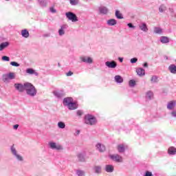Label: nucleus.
<instances>
[{"label":"nucleus","mask_w":176,"mask_h":176,"mask_svg":"<svg viewBox=\"0 0 176 176\" xmlns=\"http://www.w3.org/2000/svg\"><path fill=\"white\" fill-rule=\"evenodd\" d=\"M25 91H26V94H28V96H30V97H35V96H36V88H35V87L30 83V82H27V85H25Z\"/></svg>","instance_id":"f257e3e1"},{"label":"nucleus","mask_w":176,"mask_h":176,"mask_svg":"<svg viewBox=\"0 0 176 176\" xmlns=\"http://www.w3.org/2000/svg\"><path fill=\"white\" fill-rule=\"evenodd\" d=\"M96 117L93 116L90 114H88L85 116V123L86 124H90L91 126H93V124H95L96 123Z\"/></svg>","instance_id":"f03ea898"},{"label":"nucleus","mask_w":176,"mask_h":176,"mask_svg":"<svg viewBox=\"0 0 176 176\" xmlns=\"http://www.w3.org/2000/svg\"><path fill=\"white\" fill-rule=\"evenodd\" d=\"M65 16L67 19H68V20H70V21H72V23H76V21H78V16H76V14H75L74 12H66Z\"/></svg>","instance_id":"7ed1b4c3"},{"label":"nucleus","mask_w":176,"mask_h":176,"mask_svg":"<svg viewBox=\"0 0 176 176\" xmlns=\"http://www.w3.org/2000/svg\"><path fill=\"white\" fill-rule=\"evenodd\" d=\"M49 146H50V148H51V149H56V151H63V149H64V148L61 144H57L54 142H50Z\"/></svg>","instance_id":"20e7f679"},{"label":"nucleus","mask_w":176,"mask_h":176,"mask_svg":"<svg viewBox=\"0 0 176 176\" xmlns=\"http://www.w3.org/2000/svg\"><path fill=\"white\" fill-rule=\"evenodd\" d=\"M110 159L116 163H122L123 162V157L118 154H113L109 155Z\"/></svg>","instance_id":"39448f33"},{"label":"nucleus","mask_w":176,"mask_h":176,"mask_svg":"<svg viewBox=\"0 0 176 176\" xmlns=\"http://www.w3.org/2000/svg\"><path fill=\"white\" fill-rule=\"evenodd\" d=\"M14 78H16V76L13 72L3 75V82H9V80H12V79H14Z\"/></svg>","instance_id":"423d86ee"},{"label":"nucleus","mask_w":176,"mask_h":176,"mask_svg":"<svg viewBox=\"0 0 176 176\" xmlns=\"http://www.w3.org/2000/svg\"><path fill=\"white\" fill-rule=\"evenodd\" d=\"M27 85V82H25L24 84L22 83H15L14 84V87L16 90L19 91V93H23L24 90H25V85Z\"/></svg>","instance_id":"0eeeda50"},{"label":"nucleus","mask_w":176,"mask_h":176,"mask_svg":"<svg viewBox=\"0 0 176 176\" xmlns=\"http://www.w3.org/2000/svg\"><path fill=\"white\" fill-rule=\"evenodd\" d=\"M11 152L14 156H15L16 159L19 160V162H23V159L21 155H19L17 153V151L16 150V148H14V145H12L11 146Z\"/></svg>","instance_id":"6e6552de"},{"label":"nucleus","mask_w":176,"mask_h":176,"mask_svg":"<svg viewBox=\"0 0 176 176\" xmlns=\"http://www.w3.org/2000/svg\"><path fill=\"white\" fill-rule=\"evenodd\" d=\"M105 65L108 68H116V67H118V63H116L115 60L107 61Z\"/></svg>","instance_id":"1a4fd4ad"},{"label":"nucleus","mask_w":176,"mask_h":176,"mask_svg":"<svg viewBox=\"0 0 176 176\" xmlns=\"http://www.w3.org/2000/svg\"><path fill=\"white\" fill-rule=\"evenodd\" d=\"M80 60H81L82 63H87V64L93 63V58H91V57L81 56L80 58Z\"/></svg>","instance_id":"9d476101"},{"label":"nucleus","mask_w":176,"mask_h":176,"mask_svg":"<svg viewBox=\"0 0 176 176\" xmlns=\"http://www.w3.org/2000/svg\"><path fill=\"white\" fill-rule=\"evenodd\" d=\"M96 148L98 151V152H100V153L105 152V146L101 143H98L96 145Z\"/></svg>","instance_id":"9b49d317"},{"label":"nucleus","mask_w":176,"mask_h":176,"mask_svg":"<svg viewBox=\"0 0 176 176\" xmlns=\"http://www.w3.org/2000/svg\"><path fill=\"white\" fill-rule=\"evenodd\" d=\"M176 106V101L175 100H172L168 102L167 104V109H169L170 111L174 109Z\"/></svg>","instance_id":"f8f14e48"},{"label":"nucleus","mask_w":176,"mask_h":176,"mask_svg":"<svg viewBox=\"0 0 176 176\" xmlns=\"http://www.w3.org/2000/svg\"><path fill=\"white\" fill-rule=\"evenodd\" d=\"M99 12L101 14H108L109 10L107 7L101 6L99 7Z\"/></svg>","instance_id":"ddd939ff"},{"label":"nucleus","mask_w":176,"mask_h":176,"mask_svg":"<svg viewBox=\"0 0 176 176\" xmlns=\"http://www.w3.org/2000/svg\"><path fill=\"white\" fill-rule=\"evenodd\" d=\"M104 170L106 173H113L115 168L113 165L108 164L105 166Z\"/></svg>","instance_id":"4468645a"},{"label":"nucleus","mask_w":176,"mask_h":176,"mask_svg":"<svg viewBox=\"0 0 176 176\" xmlns=\"http://www.w3.org/2000/svg\"><path fill=\"white\" fill-rule=\"evenodd\" d=\"M136 73L138 74V76H145V69H142V67L137 68Z\"/></svg>","instance_id":"2eb2a0df"},{"label":"nucleus","mask_w":176,"mask_h":176,"mask_svg":"<svg viewBox=\"0 0 176 176\" xmlns=\"http://www.w3.org/2000/svg\"><path fill=\"white\" fill-rule=\"evenodd\" d=\"M153 92L152 91H148L146 93V100L147 101H151V100H153Z\"/></svg>","instance_id":"dca6fc26"},{"label":"nucleus","mask_w":176,"mask_h":176,"mask_svg":"<svg viewBox=\"0 0 176 176\" xmlns=\"http://www.w3.org/2000/svg\"><path fill=\"white\" fill-rule=\"evenodd\" d=\"M67 28L66 25H63L58 30V34L60 36H63L65 34V29Z\"/></svg>","instance_id":"f3484780"},{"label":"nucleus","mask_w":176,"mask_h":176,"mask_svg":"<svg viewBox=\"0 0 176 176\" xmlns=\"http://www.w3.org/2000/svg\"><path fill=\"white\" fill-rule=\"evenodd\" d=\"M93 170L96 174H101L102 173V167L101 166H95Z\"/></svg>","instance_id":"a211bd4d"},{"label":"nucleus","mask_w":176,"mask_h":176,"mask_svg":"<svg viewBox=\"0 0 176 176\" xmlns=\"http://www.w3.org/2000/svg\"><path fill=\"white\" fill-rule=\"evenodd\" d=\"M168 71L170 72V74H176V65L174 64H172L168 66Z\"/></svg>","instance_id":"6ab92c4d"},{"label":"nucleus","mask_w":176,"mask_h":176,"mask_svg":"<svg viewBox=\"0 0 176 176\" xmlns=\"http://www.w3.org/2000/svg\"><path fill=\"white\" fill-rule=\"evenodd\" d=\"M72 102H73V100L72 98H66L63 100V104L64 105H65L66 107H67V105H69V104H71Z\"/></svg>","instance_id":"aec40b11"},{"label":"nucleus","mask_w":176,"mask_h":176,"mask_svg":"<svg viewBox=\"0 0 176 176\" xmlns=\"http://www.w3.org/2000/svg\"><path fill=\"white\" fill-rule=\"evenodd\" d=\"M9 45H10V43L8 41L1 43L0 44V52H2V50H3V49H6V47H8V46H9Z\"/></svg>","instance_id":"412c9836"},{"label":"nucleus","mask_w":176,"mask_h":176,"mask_svg":"<svg viewBox=\"0 0 176 176\" xmlns=\"http://www.w3.org/2000/svg\"><path fill=\"white\" fill-rule=\"evenodd\" d=\"M118 24V21L116 19H111L107 21V25L110 26L116 25Z\"/></svg>","instance_id":"4be33fe9"},{"label":"nucleus","mask_w":176,"mask_h":176,"mask_svg":"<svg viewBox=\"0 0 176 176\" xmlns=\"http://www.w3.org/2000/svg\"><path fill=\"white\" fill-rule=\"evenodd\" d=\"M21 34L23 38H28L30 36V32L27 29L22 30Z\"/></svg>","instance_id":"5701e85b"},{"label":"nucleus","mask_w":176,"mask_h":176,"mask_svg":"<svg viewBox=\"0 0 176 176\" xmlns=\"http://www.w3.org/2000/svg\"><path fill=\"white\" fill-rule=\"evenodd\" d=\"M168 155H176V148L174 146H170L168 149Z\"/></svg>","instance_id":"b1692460"},{"label":"nucleus","mask_w":176,"mask_h":176,"mask_svg":"<svg viewBox=\"0 0 176 176\" xmlns=\"http://www.w3.org/2000/svg\"><path fill=\"white\" fill-rule=\"evenodd\" d=\"M114 80L116 83H123V78L119 75L114 77Z\"/></svg>","instance_id":"393cba45"},{"label":"nucleus","mask_w":176,"mask_h":176,"mask_svg":"<svg viewBox=\"0 0 176 176\" xmlns=\"http://www.w3.org/2000/svg\"><path fill=\"white\" fill-rule=\"evenodd\" d=\"M139 28L142 31H144V32H148V27L146 26V23H142L139 25Z\"/></svg>","instance_id":"a878e982"},{"label":"nucleus","mask_w":176,"mask_h":176,"mask_svg":"<svg viewBox=\"0 0 176 176\" xmlns=\"http://www.w3.org/2000/svg\"><path fill=\"white\" fill-rule=\"evenodd\" d=\"M77 157L79 162H86V158L85 157V154L79 153L77 155Z\"/></svg>","instance_id":"bb28decb"},{"label":"nucleus","mask_w":176,"mask_h":176,"mask_svg":"<svg viewBox=\"0 0 176 176\" xmlns=\"http://www.w3.org/2000/svg\"><path fill=\"white\" fill-rule=\"evenodd\" d=\"M67 107L70 110H74L76 109V108H78V106H76L75 102H72L71 103H69V105H67Z\"/></svg>","instance_id":"cd10ccee"},{"label":"nucleus","mask_w":176,"mask_h":176,"mask_svg":"<svg viewBox=\"0 0 176 176\" xmlns=\"http://www.w3.org/2000/svg\"><path fill=\"white\" fill-rule=\"evenodd\" d=\"M26 74H29V75H34H34L38 76V74L35 72V70L31 68L26 69Z\"/></svg>","instance_id":"c85d7f7f"},{"label":"nucleus","mask_w":176,"mask_h":176,"mask_svg":"<svg viewBox=\"0 0 176 176\" xmlns=\"http://www.w3.org/2000/svg\"><path fill=\"white\" fill-rule=\"evenodd\" d=\"M54 95L56 97H58V98H61V97H63V96H64V94L63 93V91H54Z\"/></svg>","instance_id":"c756f323"},{"label":"nucleus","mask_w":176,"mask_h":176,"mask_svg":"<svg viewBox=\"0 0 176 176\" xmlns=\"http://www.w3.org/2000/svg\"><path fill=\"white\" fill-rule=\"evenodd\" d=\"M166 10H167V7H166V6H164V4H162L161 6H160L159 12L160 13H163V12H166Z\"/></svg>","instance_id":"7c9ffc66"},{"label":"nucleus","mask_w":176,"mask_h":176,"mask_svg":"<svg viewBox=\"0 0 176 176\" xmlns=\"http://www.w3.org/2000/svg\"><path fill=\"white\" fill-rule=\"evenodd\" d=\"M160 42H162V43H168V42H170V40L168 38L167 36H162L160 38Z\"/></svg>","instance_id":"2f4dec72"},{"label":"nucleus","mask_w":176,"mask_h":176,"mask_svg":"<svg viewBox=\"0 0 176 176\" xmlns=\"http://www.w3.org/2000/svg\"><path fill=\"white\" fill-rule=\"evenodd\" d=\"M38 3L43 8H45L47 5V0H38Z\"/></svg>","instance_id":"473e14b6"},{"label":"nucleus","mask_w":176,"mask_h":176,"mask_svg":"<svg viewBox=\"0 0 176 176\" xmlns=\"http://www.w3.org/2000/svg\"><path fill=\"white\" fill-rule=\"evenodd\" d=\"M118 151L120 153H123V152H124L125 149H124V145L123 144H120L118 146Z\"/></svg>","instance_id":"72a5a7b5"},{"label":"nucleus","mask_w":176,"mask_h":176,"mask_svg":"<svg viewBox=\"0 0 176 176\" xmlns=\"http://www.w3.org/2000/svg\"><path fill=\"white\" fill-rule=\"evenodd\" d=\"M154 32L155 34H162L163 32V30L159 27L154 28Z\"/></svg>","instance_id":"f704fd0d"},{"label":"nucleus","mask_w":176,"mask_h":176,"mask_svg":"<svg viewBox=\"0 0 176 176\" xmlns=\"http://www.w3.org/2000/svg\"><path fill=\"white\" fill-rule=\"evenodd\" d=\"M76 174L78 176H85V170H77L76 171Z\"/></svg>","instance_id":"c9c22d12"},{"label":"nucleus","mask_w":176,"mask_h":176,"mask_svg":"<svg viewBox=\"0 0 176 176\" xmlns=\"http://www.w3.org/2000/svg\"><path fill=\"white\" fill-rule=\"evenodd\" d=\"M69 2L72 6H76L79 3V0H69Z\"/></svg>","instance_id":"e433bc0d"},{"label":"nucleus","mask_w":176,"mask_h":176,"mask_svg":"<svg viewBox=\"0 0 176 176\" xmlns=\"http://www.w3.org/2000/svg\"><path fill=\"white\" fill-rule=\"evenodd\" d=\"M58 129H65V123L63 122H58Z\"/></svg>","instance_id":"4c0bfd02"},{"label":"nucleus","mask_w":176,"mask_h":176,"mask_svg":"<svg viewBox=\"0 0 176 176\" xmlns=\"http://www.w3.org/2000/svg\"><path fill=\"white\" fill-rule=\"evenodd\" d=\"M151 83H157V76H153L151 79Z\"/></svg>","instance_id":"58836bf2"},{"label":"nucleus","mask_w":176,"mask_h":176,"mask_svg":"<svg viewBox=\"0 0 176 176\" xmlns=\"http://www.w3.org/2000/svg\"><path fill=\"white\" fill-rule=\"evenodd\" d=\"M116 16L117 17V19H123V16H122V14L118 10L116 11Z\"/></svg>","instance_id":"ea45409f"},{"label":"nucleus","mask_w":176,"mask_h":176,"mask_svg":"<svg viewBox=\"0 0 176 176\" xmlns=\"http://www.w3.org/2000/svg\"><path fill=\"white\" fill-rule=\"evenodd\" d=\"M129 85L130 87H134V86H135V80H129Z\"/></svg>","instance_id":"a19ab883"},{"label":"nucleus","mask_w":176,"mask_h":176,"mask_svg":"<svg viewBox=\"0 0 176 176\" xmlns=\"http://www.w3.org/2000/svg\"><path fill=\"white\" fill-rule=\"evenodd\" d=\"M1 60L3 61H10V58H9V56H2Z\"/></svg>","instance_id":"79ce46f5"},{"label":"nucleus","mask_w":176,"mask_h":176,"mask_svg":"<svg viewBox=\"0 0 176 176\" xmlns=\"http://www.w3.org/2000/svg\"><path fill=\"white\" fill-rule=\"evenodd\" d=\"M10 65H12V67H20V64L14 61L10 62Z\"/></svg>","instance_id":"37998d69"},{"label":"nucleus","mask_w":176,"mask_h":176,"mask_svg":"<svg viewBox=\"0 0 176 176\" xmlns=\"http://www.w3.org/2000/svg\"><path fill=\"white\" fill-rule=\"evenodd\" d=\"M138 61V58H133L131 59V64H135Z\"/></svg>","instance_id":"c03bdc74"},{"label":"nucleus","mask_w":176,"mask_h":176,"mask_svg":"<svg viewBox=\"0 0 176 176\" xmlns=\"http://www.w3.org/2000/svg\"><path fill=\"white\" fill-rule=\"evenodd\" d=\"M170 115L173 118H176V110H173L171 113Z\"/></svg>","instance_id":"a18cd8bd"},{"label":"nucleus","mask_w":176,"mask_h":176,"mask_svg":"<svg viewBox=\"0 0 176 176\" xmlns=\"http://www.w3.org/2000/svg\"><path fill=\"white\" fill-rule=\"evenodd\" d=\"M144 176H153V175L152 174V172L147 170V171H146Z\"/></svg>","instance_id":"49530a36"},{"label":"nucleus","mask_w":176,"mask_h":176,"mask_svg":"<svg viewBox=\"0 0 176 176\" xmlns=\"http://www.w3.org/2000/svg\"><path fill=\"white\" fill-rule=\"evenodd\" d=\"M77 115L78 116H82L83 115V111H82L81 110L77 111Z\"/></svg>","instance_id":"de8ad7c7"},{"label":"nucleus","mask_w":176,"mask_h":176,"mask_svg":"<svg viewBox=\"0 0 176 176\" xmlns=\"http://www.w3.org/2000/svg\"><path fill=\"white\" fill-rule=\"evenodd\" d=\"M74 75V72L69 71L67 73H66V76H72Z\"/></svg>","instance_id":"09e8293b"},{"label":"nucleus","mask_w":176,"mask_h":176,"mask_svg":"<svg viewBox=\"0 0 176 176\" xmlns=\"http://www.w3.org/2000/svg\"><path fill=\"white\" fill-rule=\"evenodd\" d=\"M127 25L129 28H135V26H134L133 23H128Z\"/></svg>","instance_id":"8fccbe9b"},{"label":"nucleus","mask_w":176,"mask_h":176,"mask_svg":"<svg viewBox=\"0 0 176 176\" xmlns=\"http://www.w3.org/2000/svg\"><path fill=\"white\" fill-rule=\"evenodd\" d=\"M169 10H170V13H171L172 17H174V16H175V15H174V10L170 8Z\"/></svg>","instance_id":"3c124183"},{"label":"nucleus","mask_w":176,"mask_h":176,"mask_svg":"<svg viewBox=\"0 0 176 176\" xmlns=\"http://www.w3.org/2000/svg\"><path fill=\"white\" fill-rule=\"evenodd\" d=\"M50 10L52 13H56V10L53 8H50Z\"/></svg>","instance_id":"603ef678"},{"label":"nucleus","mask_w":176,"mask_h":176,"mask_svg":"<svg viewBox=\"0 0 176 176\" xmlns=\"http://www.w3.org/2000/svg\"><path fill=\"white\" fill-rule=\"evenodd\" d=\"M19 129V124H15L13 126V129L14 130H17Z\"/></svg>","instance_id":"864d4df0"},{"label":"nucleus","mask_w":176,"mask_h":176,"mask_svg":"<svg viewBox=\"0 0 176 176\" xmlns=\"http://www.w3.org/2000/svg\"><path fill=\"white\" fill-rule=\"evenodd\" d=\"M143 67H144L145 68H148V63H144V65H143Z\"/></svg>","instance_id":"5fc2aeb1"},{"label":"nucleus","mask_w":176,"mask_h":176,"mask_svg":"<svg viewBox=\"0 0 176 176\" xmlns=\"http://www.w3.org/2000/svg\"><path fill=\"white\" fill-rule=\"evenodd\" d=\"M119 60L120 63H123V58H119Z\"/></svg>","instance_id":"6e6d98bb"},{"label":"nucleus","mask_w":176,"mask_h":176,"mask_svg":"<svg viewBox=\"0 0 176 176\" xmlns=\"http://www.w3.org/2000/svg\"><path fill=\"white\" fill-rule=\"evenodd\" d=\"M44 36H50V34H45Z\"/></svg>","instance_id":"4d7b16f0"},{"label":"nucleus","mask_w":176,"mask_h":176,"mask_svg":"<svg viewBox=\"0 0 176 176\" xmlns=\"http://www.w3.org/2000/svg\"><path fill=\"white\" fill-rule=\"evenodd\" d=\"M80 133V131H76V134H79Z\"/></svg>","instance_id":"13d9d810"},{"label":"nucleus","mask_w":176,"mask_h":176,"mask_svg":"<svg viewBox=\"0 0 176 176\" xmlns=\"http://www.w3.org/2000/svg\"><path fill=\"white\" fill-rule=\"evenodd\" d=\"M175 17L176 18V14L175 15Z\"/></svg>","instance_id":"bf43d9fd"},{"label":"nucleus","mask_w":176,"mask_h":176,"mask_svg":"<svg viewBox=\"0 0 176 176\" xmlns=\"http://www.w3.org/2000/svg\"><path fill=\"white\" fill-rule=\"evenodd\" d=\"M6 1H9V0H6Z\"/></svg>","instance_id":"052dcab7"}]
</instances>
